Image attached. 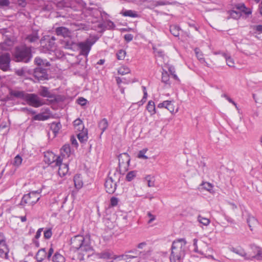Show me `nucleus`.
Here are the masks:
<instances>
[{
    "label": "nucleus",
    "instance_id": "obj_19",
    "mask_svg": "<svg viewBox=\"0 0 262 262\" xmlns=\"http://www.w3.org/2000/svg\"><path fill=\"white\" fill-rule=\"evenodd\" d=\"M231 251L236 253V254L239 255L245 258L246 259H251V255H248L245 251L244 249L242 247H238L237 248H231Z\"/></svg>",
    "mask_w": 262,
    "mask_h": 262
},
{
    "label": "nucleus",
    "instance_id": "obj_24",
    "mask_svg": "<svg viewBox=\"0 0 262 262\" xmlns=\"http://www.w3.org/2000/svg\"><path fill=\"white\" fill-rule=\"evenodd\" d=\"M61 156L63 157H69L71 154V148L69 144L64 145L60 149Z\"/></svg>",
    "mask_w": 262,
    "mask_h": 262
},
{
    "label": "nucleus",
    "instance_id": "obj_17",
    "mask_svg": "<svg viewBox=\"0 0 262 262\" xmlns=\"http://www.w3.org/2000/svg\"><path fill=\"white\" fill-rule=\"evenodd\" d=\"M55 32L57 35L62 36L64 38L69 37L71 34V31L68 28L64 27L57 28Z\"/></svg>",
    "mask_w": 262,
    "mask_h": 262
},
{
    "label": "nucleus",
    "instance_id": "obj_3",
    "mask_svg": "<svg viewBox=\"0 0 262 262\" xmlns=\"http://www.w3.org/2000/svg\"><path fill=\"white\" fill-rule=\"evenodd\" d=\"M13 57L15 61L27 63L32 57L31 49L26 46L16 47L13 53Z\"/></svg>",
    "mask_w": 262,
    "mask_h": 262
},
{
    "label": "nucleus",
    "instance_id": "obj_30",
    "mask_svg": "<svg viewBox=\"0 0 262 262\" xmlns=\"http://www.w3.org/2000/svg\"><path fill=\"white\" fill-rule=\"evenodd\" d=\"M146 109L151 114V115L155 114L157 113L155 103L151 100L148 101L146 106Z\"/></svg>",
    "mask_w": 262,
    "mask_h": 262
},
{
    "label": "nucleus",
    "instance_id": "obj_20",
    "mask_svg": "<svg viewBox=\"0 0 262 262\" xmlns=\"http://www.w3.org/2000/svg\"><path fill=\"white\" fill-rule=\"evenodd\" d=\"M38 93L43 97L49 98H54V95L49 91V89L46 86H41L39 89Z\"/></svg>",
    "mask_w": 262,
    "mask_h": 262
},
{
    "label": "nucleus",
    "instance_id": "obj_43",
    "mask_svg": "<svg viewBox=\"0 0 262 262\" xmlns=\"http://www.w3.org/2000/svg\"><path fill=\"white\" fill-rule=\"evenodd\" d=\"M130 253H125L124 254L120 255H113V259H117L118 258L119 260H126L127 259H129V256H131V255H129Z\"/></svg>",
    "mask_w": 262,
    "mask_h": 262
},
{
    "label": "nucleus",
    "instance_id": "obj_1",
    "mask_svg": "<svg viewBox=\"0 0 262 262\" xmlns=\"http://www.w3.org/2000/svg\"><path fill=\"white\" fill-rule=\"evenodd\" d=\"M186 244L187 242L184 238L177 239L173 241L170 255V262H180L185 255Z\"/></svg>",
    "mask_w": 262,
    "mask_h": 262
},
{
    "label": "nucleus",
    "instance_id": "obj_51",
    "mask_svg": "<svg viewBox=\"0 0 262 262\" xmlns=\"http://www.w3.org/2000/svg\"><path fill=\"white\" fill-rule=\"evenodd\" d=\"M119 200L117 198L113 196L111 198L110 200V205L112 207H115L116 206L118 205Z\"/></svg>",
    "mask_w": 262,
    "mask_h": 262
},
{
    "label": "nucleus",
    "instance_id": "obj_49",
    "mask_svg": "<svg viewBox=\"0 0 262 262\" xmlns=\"http://www.w3.org/2000/svg\"><path fill=\"white\" fill-rule=\"evenodd\" d=\"M197 242H198V239L196 238L193 239V246L194 247V251L195 252L198 253H199V254H200L201 255H203L204 254L203 252L201 250H199V249H198V245H197Z\"/></svg>",
    "mask_w": 262,
    "mask_h": 262
},
{
    "label": "nucleus",
    "instance_id": "obj_53",
    "mask_svg": "<svg viewBox=\"0 0 262 262\" xmlns=\"http://www.w3.org/2000/svg\"><path fill=\"white\" fill-rule=\"evenodd\" d=\"M166 108H167L170 113L174 112V108L171 101L167 100V105H166Z\"/></svg>",
    "mask_w": 262,
    "mask_h": 262
},
{
    "label": "nucleus",
    "instance_id": "obj_4",
    "mask_svg": "<svg viewBox=\"0 0 262 262\" xmlns=\"http://www.w3.org/2000/svg\"><path fill=\"white\" fill-rule=\"evenodd\" d=\"M39 199V192L33 191L23 196L19 205L24 206L25 204L33 205L38 202Z\"/></svg>",
    "mask_w": 262,
    "mask_h": 262
},
{
    "label": "nucleus",
    "instance_id": "obj_11",
    "mask_svg": "<svg viewBox=\"0 0 262 262\" xmlns=\"http://www.w3.org/2000/svg\"><path fill=\"white\" fill-rule=\"evenodd\" d=\"M117 182L113 180L111 177H107L105 182V188L106 191L109 194H113L117 188Z\"/></svg>",
    "mask_w": 262,
    "mask_h": 262
},
{
    "label": "nucleus",
    "instance_id": "obj_23",
    "mask_svg": "<svg viewBox=\"0 0 262 262\" xmlns=\"http://www.w3.org/2000/svg\"><path fill=\"white\" fill-rule=\"evenodd\" d=\"M46 258V251L45 248L39 250L36 255V259L37 262H42Z\"/></svg>",
    "mask_w": 262,
    "mask_h": 262
},
{
    "label": "nucleus",
    "instance_id": "obj_5",
    "mask_svg": "<svg viewBox=\"0 0 262 262\" xmlns=\"http://www.w3.org/2000/svg\"><path fill=\"white\" fill-rule=\"evenodd\" d=\"M25 101L29 105L34 107H39L44 104L43 100L35 94L27 93Z\"/></svg>",
    "mask_w": 262,
    "mask_h": 262
},
{
    "label": "nucleus",
    "instance_id": "obj_6",
    "mask_svg": "<svg viewBox=\"0 0 262 262\" xmlns=\"http://www.w3.org/2000/svg\"><path fill=\"white\" fill-rule=\"evenodd\" d=\"M95 41H92L90 39H86L85 41L80 42L78 46L80 50V54L83 56H87L91 50V47Z\"/></svg>",
    "mask_w": 262,
    "mask_h": 262
},
{
    "label": "nucleus",
    "instance_id": "obj_63",
    "mask_svg": "<svg viewBox=\"0 0 262 262\" xmlns=\"http://www.w3.org/2000/svg\"><path fill=\"white\" fill-rule=\"evenodd\" d=\"M6 243V238L3 233L0 232V245Z\"/></svg>",
    "mask_w": 262,
    "mask_h": 262
},
{
    "label": "nucleus",
    "instance_id": "obj_38",
    "mask_svg": "<svg viewBox=\"0 0 262 262\" xmlns=\"http://www.w3.org/2000/svg\"><path fill=\"white\" fill-rule=\"evenodd\" d=\"M100 258L108 259H113V255L108 251H104L100 253Z\"/></svg>",
    "mask_w": 262,
    "mask_h": 262
},
{
    "label": "nucleus",
    "instance_id": "obj_41",
    "mask_svg": "<svg viewBox=\"0 0 262 262\" xmlns=\"http://www.w3.org/2000/svg\"><path fill=\"white\" fill-rule=\"evenodd\" d=\"M198 221L204 226H207L210 223V220L206 217H202L201 215H199L198 217Z\"/></svg>",
    "mask_w": 262,
    "mask_h": 262
},
{
    "label": "nucleus",
    "instance_id": "obj_50",
    "mask_svg": "<svg viewBox=\"0 0 262 262\" xmlns=\"http://www.w3.org/2000/svg\"><path fill=\"white\" fill-rule=\"evenodd\" d=\"M147 151V148H144L139 152L138 157L139 158H142L144 159H147L148 158L147 156L145 155V154Z\"/></svg>",
    "mask_w": 262,
    "mask_h": 262
},
{
    "label": "nucleus",
    "instance_id": "obj_47",
    "mask_svg": "<svg viewBox=\"0 0 262 262\" xmlns=\"http://www.w3.org/2000/svg\"><path fill=\"white\" fill-rule=\"evenodd\" d=\"M136 172L135 171H131L127 174L126 179L129 182L131 181L136 177Z\"/></svg>",
    "mask_w": 262,
    "mask_h": 262
},
{
    "label": "nucleus",
    "instance_id": "obj_16",
    "mask_svg": "<svg viewBox=\"0 0 262 262\" xmlns=\"http://www.w3.org/2000/svg\"><path fill=\"white\" fill-rule=\"evenodd\" d=\"M9 249L6 243L0 245V258L9 259Z\"/></svg>",
    "mask_w": 262,
    "mask_h": 262
},
{
    "label": "nucleus",
    "instance_id": "obj_22",
    "mask_svg": "<svg viewBox=\"0 0 262 262\" xmlns=\"http://www.w3.org/2000/svg\"><path fill=\"white\" fill-rule=\"evenodd\" d=\"M247 222L251 231L258 224L257 220L253 216L248 215L247 219Z\"/></svg>",
    "mask_w": 262,
    "mask_h": 262
},
{
    "label": "nucleus",
    "instance_id": "obj_52",
    "mask_svg": "<svg viewBox=\"0 0 262 262\" xmlns=\"http://www.w3.org/2000/svg\"><path fill=\"white\" fill-rule=\"evenodd\" d=\"M145 180L147 182V185L148 187H154L155 186L154 181L151 180L150 176H147L145 178Z\"/></svg>",
    "mask_w": 262,
    "mask_h": 262
},
{
    "label": "nucleus",
    "instance_id": "obj_55",
    "mask_svg": "<svg viewBox=\"0 0 262 262\" xmlns=\"http://www.w3.org/2000/svg\"><path fill=\"white\" fill-rule=\"evenodd\" d=\"M52 235V232L51 229H49L44 232L43 235L44 237L46 239H49L51 238Z\"/></svg>",
    "mask_w": 262,
    "mask_h": 262
},
{
    "label": "nucleus",
    "instance_id": "obj_25",
    "mask_svg": "<svg viewBox=\"0 0 262 262\" xmlns=\"http://www.w3.org/2000/svg\"><path fill=\"white\" fill-rule=\"evenodd\" d=\"M35 63L38 66L43 67H48L50 66V63L46 59H42L39 57H37L35 58Z\"/></svg>",
    "mask_w": 262,
    "mask_h": 262
},
{
    "label": "nucleus",
    "instance_id": "obj_14",
    "mask_svg": "<svg viewBox=\"0 0 262 262\" xmlns=\"http://www.w3.org/2000/svg\"><path fill=\"white\" fill-rule=\"evenodd\" d=\"M126 253H130L134 254V255H131V256H129V258H134L139 257L141 258L145 259L146 258L148 255L147 252L145 251H140L136 249L126 251Z\"/></svg>",
    "mask_w": 262,
    "mask_h": 262
},
{
    "label": "nucleus",
    "instance_id": "obj_46",
    "mask_svg": "<svg viewBox=\"0 0 262 262\" xmlns=\"http://www.w3.org/2000/svg\"><path fill=\"white\" fill-rule=\"evenodd\" d=\"M126 55V52L123 50H120L116 54L118 60L124 59Z\"/></svg>",
    "mask_w": 262,
    "mask_h": 262
},
{
    "label": "nucleus",
    "instance_id": "obj_15",
    "mask_svg": "<svg viewBox=\"0 0 262 262\" xmlns=\"http://www.w3.org/2000/svg\"><path fill=\"white\" fill-rule=\"evenodd\" d=\"M62 47L69 50H73L76 46V43L71 38L69 37L64 38L61 41Z\"/></svg>",
    "mask_w": 262,
    "mask_h": 262
},
{
    "label": "nucleus",
    "instance_id": "obj_56",
    "mask_svg": "<svg viewBox=\"0 0 262 262\" xmlns=\"http://www.w3.org/2000/svg\"><path fill=\"white\" fill-rule=\"evenodd\" d=\"M77 103L81 106H84L86 105L87 100L83 97L79 98L77 100Z\"/></svg>",
    "mask_w": 262,
    "mask_h": 262
},
{
    "label": "nucleus",
    "instance_id": "obj_36",
    "mask_svg": "<svg viewBox=\"0 0 262 262\" xmlns=\"http://www.w3.org/2000/svg\"><path fill=\"white\" fill-rule=\"evenodd\" d=\"M121 13L124 16H129L134 18L137 17L138 16V14L136 12L131 10H125Z\"/></svg>",
    "mask_w": 262,
    "mask_h": 262
},
{
    "label": "nucleus",
    "instance_id": "obj_18",
    "mask_svg": "<svg viewBox=\"0 0 262 262\" xmlns=\"http://www.w3.org/2000/svg\"><path fill=\"white\" fill-rule=\"evenodd\" d=\"M250 248L252 250L256 251V254L251 255L250 259H256L257 260H262V248L255 245H251Z\"/></svg>",
    "mask_w": 262,
    "mask_h": 262
},
{
    "label": "nucleus",
    "instance_id": "obj_27",
    "mask_svg": "<svg viewBox=\"0 0 262 262\" xmlns=\"http://www.w3.org/2000/svg\"><path fill=\"white\" fill-rule=\"evenodd\" d=\"M74 182L75 187L79 189L83 186V182L80 174H76L74 177Z\"/></svg>",
    "mask_w": 262,
    "mask_h": 262
},
{
    "label": "nucleus",
    "instance_id": "obj_33",
    "mask_svg": "<svg viewBox=\"0 0 262 262\" xmlns=\"http://www.w3.org/2000/svg\"><path fill=\"white\" fill-rule=\"evenodd\" d=\"M53 262H64V257L58 252H56L52 257V259Z\"/></svg>",
    "mask_w": 262,
    "mask_h": 262
},
{
    "label": "nucleus",
    "instance_id": "obj_34",
    "mask_svg": "<svg viewBox=\"0 0 262 262\" xmlns=\"http://www.w3.org/2000/svg\"><path fill=\"white\" fill-rule=\"evenodd\" d=\"M180 28L176 25H172L170 26V31L171 33L176 37H178L180 34Z\"/></svg>",
    "mask_w": 262,
    "mask_h": 262
},
{
    "label": "nucleus",
    "instance_id": "obj_35",
    "mask_svg": "<svg viewBox=\"0 0 262 262\" xmlns=\"http://www.w3.org/2000/svg\"><path fill=\"white\" fill-rule=\"evenodd\" d=\"M162 81L166 84H170L169 75L168 72L164 69L162 72Z\"/></svg>",
    "mask_w": 262,
    "mask_h": 262
},
{
    "label": "nucleus",
    "instance_id": "obj_45",
    "mask_svg": "<svg viewBox=\"0 0 262 262\" xmlns=\"http://www.w3.org/2000/svg\"><path fill=\"white\" fill-rule=\"evenodd\" d=\"M9 130V127L7 125L6 123H2L0 125V133H2L3 134H6Z\"/></svg>",
    "mask_w": 262,
    "mask_h": 262
},
{
    "label": "nucleus",
    "instance_id": "obj_9",
    "mask_svg": "<svg viewBox=\"0 0 262 262\" xmlns=\"http://www.w3.org/2000/svg\"><path fill=\"white\" fill-rule=\"evenodd\" d=\"M10 56L8 53L0 56V69L4 71H8L10 68Z\"/></svg>",
    "mask_w": 262,
    "mask_h": 262
},
{
    "label": "nucleus",
    "instance_id": "obj_26",
    "mask_svg": "<svg viewBox=\"0 0 262 262\" xmlns=\"http://www.w3.org/2000/svg\"><path fill=\"white\" fill-rule=\"evenodd\" d=\"M108 177H111L113 180L118 182L120 179V173L118 171L117 169H114L109 172Z\"/></svg>",
    "mask_w": 262,
    "mask_h": 262
},
{
    "label": "nucleus",
    "instance_id": "obj_13",
    "mask_svg": "<svg viewBox=\"0 0 262 262\" xmlns=\"http://www.w3.org/2000/svg\"><path fill=\"white\" fill-rule=\"evenodd\" d=\"M57 157L52 151H47L44 152V161L46 163L51 164L55 163L56 164Z\"/></svg>",
    "mask_w": 262,
    "mask_h": 262
},
{
    "label": "nucleus",
    "instance_id": "obj_8",
    "mask_svg": "<svg viewBox=\"0 0 262 262\" xmlns=\"http://www.w3.org/2000/svg\"><path fill=\"white\" fill-rule=\"evenodd\" d=\"M33 76L38 81H43L48 79V74L46 70L41 67L36 68L34 69Z\"/></svg>",
    "mask_w": 262,
    "mask_h": 262
},
{
    "label": "nucleus",
    "instance_id": "obj_44",
    "mask_svg": "<svg viewBox=\"0 0 262 262\" xmlns=\"http://www.w3.org/2000/svg\"><path fill=\"white\" fill-rule=\"evenodd\" d=\"M22 161V158L19 155H17L14 159L13 165L18 167L21 165Z\"/></svg>",
    "mask_w": 262,
    "mask_h": 262
},
{
    "label": "nucleus",
    "instance_id": "obj_32",
    "mask_svg": "<svg viewBox=\"0 0 262 262\" xmlns=\"http://www.w3.org/2000/svg\"><path fill=\"white\" fill-rule=\"evenodd\" d=\"M98 126L100 129L102 130L101 134H102L108 126V122L106 118L102 119L98 124Z\"/></svg>",
    "mask_w": 262,
    "mask_h": 262
},
{
    "label": "nucleus",
    "instance_id": "obj_54",
    "mask_svg": "<svg viewBox=\"0 0 262 262\" xmlns=\"http://www.w3.org/2000/svg\"><path fill=\"white\" fill-rule=\"evenodd\" d=\"M230 15L231 17L234 19H237L241 16V14L238 12H237L235 10H232L230 12Z\"/></svg>",
    "mask_w": 262,
    "mask_h": 262
},
{
    "label": "nucleus",
    "instance_id": "obj_37",
    "mask_svg": "<svg viewBox=\"0 0 262 262\" xmlns=\"http://www.w3.org/2000/svg\"><path fill=\"white\" fill-rule=\"evenodd\" d=\"M235 8L239 11L247 14H249L251 13V12L249 11H247V8L246 7L244 4H238L235 6Z\"/></svg>",
    "mask_w": 262,
    "mask_h": 262
},
{
    "label": "nucleus",
    "instance_id": "obj_2",
    "mask_svg": "<svg viewBox=\"0 0 262 262\" xmlns=\"http://www.w3.org/2000/svg\"><path fill=\"white\" fill-rule=\"evenodd\" d=\"M71 249L81 252H88L92 250L89 237L82 235H76L71 239Z\"/></svg>",
    "mask_w": 262,
    "mask_h": 262
},
{
    "label": "nucleus",
    "instance_id": "obj_40",
    "mask_svg": "<svg viewBox=\"0 0 262 262\" xmlns=\"http://www.w3.org/2000/svg\"><path fill=\"white\" fill-rule=\"evenodd\" d=\"M39 37L36 33L29 35L27 37V40L30 42H34L38 40Z\"/></svg>",
    "mask_w": 262,
    "mask_h": 262
},
{
    "label": "nucleus",
    "instance_id": "obj_10",
    "mask_svg": "<svg viewBox=\"0 0 262 262\" xmlns=\"http://www.w3.org/2000/svg\"><path fill=\"white\" fill-rule=\"evenodd\" d=\"M62 159L60 156L57 157L56 164L55 166H58V174L61 177L64 176L69 171L68 164L62 163Z\"/></svg>",
    "mask_w": 262,
    "mask_h": 262
},
{
    "label": "nucleus",
    "instance_id": "obj_39",
    "mask_svg": "<svg viewBox=\"0 0 262 262\" xmlns=\"http://www.w3.org/2000/svg\"><path fill=\"white\" fill-rule=\"evenodd\" d=\"M223 56L226 59L227 64L229 67H234V60L230 56H228L226 54L224 53Z\"/></svg>",
    "mask_w": 262,
    "mask_h": 262
},
{
    "label": "nucleus",
    "instance_id": "obj_12",
    "mask_svg": "<svg viewBox=\"0 0 262 262\" xmlns=\"http://www.w3.org/2000/svg\"><path fill=\"white\" fill-rule=\"evenodd\" d=\"M9 94L10 96V99L12 100L14 97L22 99L25 100L27 93L23 91H16L12 89H9Z\"/></svg>",
    "mask_w": 262,
    "mask_h": 262
},
{
    "label": "nucleus",
    "instance_id": "obj_61",
    "mask_svg": "<svg viewBox=\"0 0 262 262\" xmlns=\"http://www.w3.org/2000/svg\"><path fill=\"white\" fill-rule=\"evenodd\" d=\"M53 252H54L53 248L52 247H51L49 249V250L48 252V253L46 252V257L48 260L50 259L53 253Z\"/></svg>",
    "mask_w": 262,
    "mask_h": 262
},
{
    "label": "nucleus",
    "instance_id": "obj_21",
    "mask_svg": "<svg viewBox=\"0 0 262 262\" xmlns=\"http://www.w3.org/2000/svg\"><path fill=\"white\" fill-rule=\"evenodd\" d=\"M98 27L102 30H104L105 28L112 29L115 27V25L112 21L107 20L104 23V24L99 23L98 24Z\"/></svg>",
    "mask_w": 262,
    "mask_h": 262
},
{
    "label": "nucleus",
    "instance_id": "obj_59",
    "mask_svg": "<svg viewBox=\"0 0 262 262\" xmlns=\"http://www.w3.org/2000/svg\"><path fill=\"white\" fill-rule=\"evenodd\" d=\"M153 49L154 50V53L156 54V55L159 56L160 57H163L164 56V52L162 50H158L157 49H155V48H153Z\"/></svg>",
    "mask_w": 262,
    "mask_h": 262
},
{
    "label": "nucleus",
    "instance_id": "obj_31",
    "mask_svg": "<svg viewBox=\"0 0 262 262\" xmlns=\"http://www.w3.org/2000/svg\"><path fill=\"white\" fill-rule=\"evenodd\" d=\"M77 137L80 142L82 143L86 141L88 139V130H83L79 133L77 135Z\"/></svg>",
    "mask_w": 262,
    "mask_h": 262
},
{
    "label": "nucleus",
    "instance_id": "obj_42",
    "mask_svg": "<svg viewBox=\"0 0 262 262\" xmlns=\"http://www.w3.org/2000/svg\"><path fill=\"white\" fill-rule=\"evenodd\" d=\"M129 72V69L125 66L120 67L118 70V73L122 75H125Z\"/></svg>",
    "mask_w": 262,
    "mask_h": 262
},
{
    "label": "nucleus",
    "instance_id": "obj_62",
    "mask_svg": "<svg viewBox=\"0 0 262 262\" xmlns=\"http://www.w3.org/2000/svg\"><path fill=\"white\" fill-rule=\"evenodd\" d=\"M124 38L126 41L129 42L133 40V35L131 34H127L124 35Z\"/></svg>",
    "mask_w": 262,
    "mask_h": 262
},
{
    "label": "nucleus",
    "instance_id": "obj_7",
    "mask_svg": "<svg viewBox=\"0 0 262 262\" xmlns=\"http://www.w3.org/2000/svg\"><path fill=\"white\" fill-rule=\"evenodd\" d=\"M118 160L119 168L123 169L124 171L127 170L130 161L129 155L126 153L120 154L118 157Z\"/></svg>",
    "mask_w": 262,
    "mask_h": 262
},
{
    "label": "nucleus",
    "instance_id": "obj_29",
    "mask_svg": "<svg viewBox=\"0 0 262 262\" xmlns=\"http://www.w3.org/2000/svg\"><path fill=\"white\" fill-rule=\"evenodd\" d=\"M61 127V125L60 122H54L50 125V128L55 135L57 134Z\"/></svg>",
    "mask_w": 262,
    "mask_h": 262
},
{
    "label": "nucleus",
    "instance_id": "obj_48",
    "mask_svg": "<svg viewBox=\"0 0 262 262\" xmlns=\"http://www.w3.org/2000/svg\"><path fill=\"white\" fill-rule=\"evenodd\" d=\"M195 53L198 59L200 60V62H205V59L202 57L203 55L201 52H200V50L198 48H196L194 50Z\"/></svg>",
    "mask_w": 262,
    "mask_h": 262
},
{
    "label": "nucleus",
    "instance_id": "obj_64",
    "mask_svg": "<svg viewBox=\"0 0 262 262\" xmlns=\"http://www.w3.org/2000/svg\"><path fill=\"white\" fill-rule=\"evenodd\" d=\"M10 4L9 0H0V6H8Z\"/></svg>",
    "mask_w": 262,
    "mask_h": 262
},
{
    "label": "nucleus",
    "instance_id": "obj_58",
    "mask_svg": "<svg viewBox=\"0 0 262 262\" xmlns=\"http://www.w3.org/2000/svg\"><path fill=\"white\" fill-rule=\"evenodd\" d=\"M171 3L167 1H158L156 3V6H164V5H170Z\"/></svg>",
    "mask_w": 262,
    "mask_h": 262
},
{
    "label": "nucleus",
    "instance_id": "obj_60",
    "mask_svg": "<svg viewBox=\"0 0 262 262\" xmlns=\"http://www.w3.org/2000/svg\"><path fill=\"white\" fill-rule=\"evenodd\" d=\"M74 125L75 126H80L81 127H83V123L82 121L80 119H76L74 121Z\"/></svg>",
    "mask_w": 262,
    "mask_h": 262
},
{
    "label": "nucleus",
    "instance_id": "obj_57",
    "mask_svg": "<svg viewBox=\"0 0 262 262\" xmlns=\"http://www.w3.org/2000/svg\"><path fill=\"white\" fill-rule=\"evenodd\" d=\"M202 185L203 186V188L208 191H210L213 187L211 184L208 182L203 183Z\"/></svg>",
    "mask_w": 262,
    "mask_h": 262
},
{
    "label": "nucleus",
    "instance_id": "obj_28",
    "mask_svg": "<svg viewBox=\"0 0 262 262\" xmlns=\"http://www.w3.org/2000/svg\"><path fill=\"white\" fill-rule=\"evenodd\" d=\"M49 118V115H47L45 113H42L38 114L33 116V119L34 120L45 121L48 120Z\"/></svg>",
    "mask_w": 262,
    "mask_h": 262
}]
</instances>
